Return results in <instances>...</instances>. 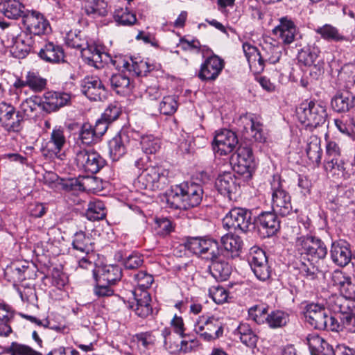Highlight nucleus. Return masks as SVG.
Masks as SVG:
<instances>
[{
  "instance_id": "12",
  "label": "nucleus",
  "mask_w": 355,
  "mask_h": 355,
  "mask_svg": "<svg viewBox=\"0 0 355 355\" xmlns=\"http://www.w3.org/2000/svg\"><path fill=\"white\" fill-rule=\"evenodd\" d=\"M19 110L5 101L0 103V125L8 132L18 133L24 128V119Z\"/></svg>"
},
{
  "instance_id": "63",
  "label": "nucleus",
  "mask_w": 355,
  "mask_h": 355,
  "mask_svg": "<svg viewBox=\"0 0 355 355\" xmlns=\"http://www.w3.org/2000/svg\"><path fill=\"white\" fill-rule=\"evenodd\" d=\"M209 295L218 304H222L227 302L229 292L221 286H211L209 289Z\"/></svg>"
},
{
  "instance_id": "29",
  "label": "nucleus",
  "mask_w": 355,
  "mask_h": 355,
  "mask_svg": "<svg viewBox=\"0 0 355 355\" xmlns=\"http://www.w3.org/2000/svg\"><path fill=\"white\" fill-rule=\"evenodd\" d=\"M306 343L311 355H336L333 346L315 333L307 336Z\"/></svg>"
},
{
  "instance_id": "26",
  "label": "nucleus",
  "mask_w": 355,
  "mask_h": 355,
  "mask_svg": "<svg viewBox=\"0 0 355 355\" xmlns=\"http://www.w3.org/2000/svg\"><path fill=\"white\" fill-rule=\"evenodd\" d=\"M221 245L218 243L220 250L218 257L234 258L239 255L242 248V240L240 236L232 234H226L220 239Z\"/></svg>"
},
{
  "instance_id": "13",
  "label": "nucleus",
  "mask_w": 355,
  "mask_h": 355,
  "mask_svg": "<svg viewBox=\"0 0 355 355\" xmlns=\"http://www.w3.org/2000/svg\"><path fill=\"white\" fill-rule=\"evenodd\" d=\"M297 46H302L298 51L297 60L304 66L311 67L310 74H315L314 78L321 75L323 71L324 62L318 60L320 51L315 44L306 42L303 45L301 42L296 44Z\"/></svg>"
},
{
  "instance_id": "60",
  "label": "nucleus",
  "mask_w": 355,
  "mask_h": 355,
  "mask_svg": "<svg viewBox=\"0 0 355 355\" xmlns=\"http://www.w3.org/2000/svg\"><path fill=\"white\" fill-rule=\"evenodd\" d=\"M268 306L257 304L248 309V316L257 324H262L266 323V320L265 319H266V316L268 314Z\"/></svg>"
},
{
  "instance_id": "37",
  "label": "nucleus",
  "mask_w": 355,
  "mask_h": 355,
  "mask_svg": "<svg viewBox=\"0 0 355 355\" xmlns=\"http://www.w3.org/2000/svg\"><path fill=\"white\" fill-rule=\"evenodd\" d=\"M241 342L245 346L254 349L257 347L259 337L248 323H240L234 331Z\"/></svg>"
},
{
  "instance_id": "62",
  "label": "nucleus",
  "mask_w": 355,
  "mask_h": 355,
  "mask_svg": "<svg viewBox=\"0 0 355 355\" xmlns=\"http://www.w3.org/2000/svg\"><path fill=\"white\" fill-rule=\"evenodd\" d=\"M122 114V108L117 103H110L101 114V118L110 123L116 121Z\"/></svg>"
},
{
  "instance_id": "10",
  "label": "nucleus",
  "mask_w": 355,
  "mask_h": 355,
  "mask_svg": "<svg viewBox=\"0 0 355 355\" xmlns=\"http://www.w3.org/2000/svg\"><path fill=\"white\" fill-rule=\"evenodd\" d=\"M338 313L335 315L327 314L326 330L339 332L344 329L353 333L350 327L355 322V313L350 309L348 302L344 304H336Z\"/></svg>"
},
{
  "instance_id": "43",
  "label": "nucleus",
  "mask_w": 355,
  "mask_h": 355,
  "mask_svg": "<svg viewBox=\"0 0 355 355\" xmlns=\"http://www.w3.org/2000/svg\"><path fill=\"white\" fill-rule=\"evenodd\" d=\"M305 150L309 160L318 166L320 164L322 154L320 148V139L315 135L311 136L308 139Z\"/></svg>"
},
{
  "instance_id": "5",
  "label": "nucleus",
  "mask_w": 355,
  "mask_h": 355,
  "mask_svg": "<svg viewBox=\"0 0 355 355\" xmlns=\"http://www.w3.org/2000/svg\"><path fill=\"white\" fill-rule=\"evenodd\" d=\"M283 180L278 173L274 174L270 181L272 209L281 216H287L293 212L291 196L284 187Z\"/></svg>"
},
{
  "instance_id": "51",
  "label": "nucleus",
  "mask_w": 355,
  "mask_h": 355,
  "mask_svg": "<svg viewBox=\"0 0 355 355\" xmlns=\"http://www.w3.org/2000/svg\"><path fill=\"white\" fill-rule=\"evenodd\" d=\"M26 83L33 92H41L46 88L47 80L42 78L38 72L30 71L26 73Z\"/></svg>"
},
{
  "instance_id": "11",
  "label": "nucleus",
  "mask_w": 355,
  "mask_h": 355,
  "mask_svg": "<svg viewBox=\"0 0 355 355\" xmlns=\"http://www.w3.org/2000/svg\"><path fill=\"white\" fill-rule=\"evenodd\" d=\"M184 248L191 253L205 259L218 258L220 250L218 242L202 237H187L184 243Z\"/></svg>"
},
{
  "instance_id": "54",
  "label": "nucleus",
  "mask_w": 355,
  "mask_h": 355,
  "mask_svg": "<svg viewBox=\"0 0 355 355\" xmlns=\"http://www.w3.org/2000/svg\"><path fill=\"white\" fill-rule=\"evenodd\" d=\"M3 352L10 355H42L41 352L33 349L31 347L16 342L10 346L5 347Z\"/></svg>"
},
{
  "instance_id": "27",
  "label": "nucleus",
  "mask_w": 355,
  "mask_h": 355,
  "mask_svg": "<svg viewBox=\"0 0 355 355\" xmlns=\"http://www.w3.org/2000/svg\"><path fill=\"white\" fill-rule=\"evenodd\" d=\"M330 255L332 261L340 266H347L352 259L350 245L344 240L334 241L331 244Z\"/></svg>"
},
{
  "instance_id": "4",
  "label": "nucleus",
  "mask_w": 355,
  "mask_h": 355,
  "mask_svg": "<svg viewBox=\"0 0 355 355\" xmlns=\"http://www.w3.org/2000/svg\"><path fill=\"white\" fill-rule=\"evenodd\" d=\"M232 164L234 171L244 182H248L252 178L257 164L252 148L247 144H241L232 155Z\"/></svg>"
},
{
  "instance_id": "38",
  "label": "nucleus",
  "mask_w": 355,
  "mask_h": 355,
  "mask_svg": "<svg viewBox=\"0 0 355 355\" xmlns=\"http://www.w3.org/2000/svg\"><path fill=\"white\" fill-rule=\"evenodd\" d=\"M209 260L211 264L209 269L212 277L218 282L227 280L232 273V266L220 257Z\"/></svg>"
},
{
  "instance_id": "49",
  "label": "nucleus",
  "mask_w": 355,
  "mask_h": 355,
  "mask_svg": "<svg viewBox=\"0 0 355 355\" xmlns=\"http://www.w3.org/2000/svg\"><path fill=\"white\" fill-rule=\"evenodd\" d=\"M263 53L262 54L263 64L268 62L270 64L278 62L282 56V47L278 44L266 42L262 46Z\"/></svg>"
},
{
  "instance_id": "47",
  "label": "nucleus",
  "mask_w": 355,
  "mask_h": 355,
  "mask_svg": "<svg viewBox=\"0 0 355 355\" xmlns=\"http://www.w3.org/2000/svg\"><path fill=\"white\" fill-rule=\"evenodd\" d=\"M116 257L119 261H122L125 268L128 270L137 269L144 263L143 255L135 251L125 257H123L122 253L119 252L116 254Z\"/></svg>"
},
{
  "instance_id": "14",
  "label": "nucleus",
  "mask_w": 355,
  "mask_h": 355,
  "mask_svg": "<svg viewBox=\"0 0 355 355\" xmlns=\"http://www.w3.org/2000/svg\"><path fill=\"white\" fill-rule=\"evenodd\" d=\"M194 331L205 341L210 342L221 337L223 327L218 319L202 316L196 322Z\"/></svg>"
},
{
  "instance_id": "41",
  "label": "nucleus",
  "mask_w": 355,
  "mask_h": 355,
  "mask_svg": "<svg viewBox=\"0 0 355 355\" xmlns=\"http://www.w3.org/2000/svg\"><path fill=\"white\" fill-rule=\"evenodd\" d=\"M243 50L250 67L252 68V66L256 67L258 64L256 72H261L263 70V58L259 49L256 46L245 42L243 44Z\"/></svg>"
},
{
  "instance_id": "17",
  "label": "nucleus",
  "mask_w": 355,
  "mask_h": 355,
  "mask_svg": "<svg viewBox=\"0 0 355 355\" xmlns=\"http://www.w3.org/2000/svg\"><path fill=\"white\" fill-rule=\"evenodd\" d=\"M210 51L211 55L205 58L197 74L201 81L212 82L216 80L225 67L224 60L215 55L211 50Z\"/></svg>"
},
{
  "instance_id": "45",
  "label": "nucleus",
  "mask_w": 355,
  "mask_h": 355,
  "mask_svg": "<svg viewBox=\"0 0 355 355\" xmlns=\"http://www.w3.org/2000/svg\"><path fill=\"white\" fill-rule=\"evenodd\" d=\"M176 224L174 220L168 217H155V234L162 238L169 236L175 230Z\"/></svg>"
},
{
  "instance_id": "48",
  "label": "nucleus",
  "mask_w": 355,
  "mask_h": 355,
  "mask_svg": "<svg viewBox=\"0 0 355 355\" xmlns=\"http://www.w3.org/2000/svg\"><path fill=\"white\" fill-rule=\"evenodd\" d=\"M106 209L101 200L89 202L85 211V216L89 220L95 221L103 220L106 216Z\"/></svg>"
},
{
  "instance_id": "19",
  "label": "nucleus",
  "mask_w": 355,
  "mask_h": 355,
  "mask_svg": "<svg viewBox=\"0 0 355 355\" xmlns=\"http://www.w3.org/2000/svg\"><path fill=\"white\" fill-rule=\"evenodd\" d=\"M12 53L18 59L25 58L31 53L37 52L35 37L23 31L12 38Z\"/></svg>"
},
{
  "instance_id": "64",
  "label": "nucleus",
  "mask_w": 355,
  "mask_h": 355,
  "mask_svg": "<svg viewBox=\"0 0 355 355\" xmlns=\"http://www.w3.org/2000/svg\"><path fill=\"white\" fill-rule=\"evenodd\" d=\"M250 131L251 135L256 141L262 143L266 140V135L263 129V124L257 118L252 117L250 119Z\"/></svg>"
},
{
  "instance_id": "24",
  "label": "nucleus",
  "mask_w": 355,
  "mask_h": 355,
  "mask_svg": "<svg viewBox=\"0 0 355 355\" xmlns=\"http://www.w3.org/2000/svg\"><path fill=\"white\" fill-rule=\"evenodd\" d=\"M38 57L44 62L57 64L65 62V54L62 46L48 42L37 52Z\"/></svg>"
},
{
  "instance_id": "57",
  "label": "nucleus",
  "mask_w": 355,
  "mask_h": 355,
  "mask_svg": "<svg viewBox=\"0 0 355 355\" xmlns=\"http://www.w3.org/2000/svg\"><path fill=\"white\" fill-rule=\"evenodd\" d=\"M78 139L81 141L82 144L89 146L92 144H96L98 141L96 138L93 125L89 123H84L78 132Z\"/></svg>"
},
{
  "instance_id": "39",
  "label": "nucleus",
  "mask_w": 355,
  "mask_h": 355,
  "mask_svg": "<svg viewBox=\"0 0 355 355\" xmlns=\"http://www.w3.org/2000/svg\"><path fill=\"white\" fill-rule=\"evenodd\" d=\"M343 280L339 282L340 291L343 297L338 301L337 304H344L348 302L350 309L354 312L355 309V284L352 282L350 277H343Z\"/></svg>"
},
{
  "instance_id": "58",
  "label": "nucleus",
  "mask_w": 355,
  "mask_h": 355,
  "mask_svg": "<svg viewBox=\"0 0 355 355\" xmlns=\"http://www.w3.org/2000/svg\"><path fill=\"white\" fill-rule=\"evenodd\" d=\"M316 33L326 40L338 42L345 40V37L339 33L338 29L330 24H325L322 27H318L316 29Z\"/></svg>"
},
{
  "instance_id": "21",
  "label": "nucleus",
  "mask_w": 355,
  "mask_h": 355,
  "mask_svg": "<svg viewBox=\"0 0 355 355\" xmlns=\"http://www.w3.org/2000/svg\"><path fill=\"white\" fill-rule=\"evenodd\" d=\"M238 143L239 139L234 132L223 129L215 135L212 148L218 155H226L234 150Z\"/></svg>"
},
{
  "instance_id": "31",
  "label": "nucleus",
  "mask_w": 355,
  "mask_h": 355,
  "mask_svg": "<svg viewBox=\"0 0 355 355\" xmlns=\"http://www.w3.org/2000/svg\"><path fill=\"white\" fill-rule=\"evenodd\" d=\"M237 177L231 173H225L218 176L215 182V187L223 196L231 199V194L235 193L239 183L236 182Z\"/></svg>"
},
{
  "instance_id": "59",
  "label": "nucleus",
  "mask_w": 355,
  "mask_h": 355,
  "mask_svg": "<svg viewBox=\"0 0 355 355\" xmlns=\"http://www.w3.org/2000/svg\"><path fill=\"white\" fill-rule=\"evenodd\" d=\"M65 42L69 47L79 50L86 46L88 43L80 31L76 33L71 31L67 34Z\"/></svg>"
},
{
  "instance_id": "52",
  "label": "nucleus",
  "mask_w": 355,
  "mask_h": 355,
  "mask_svg": "<svg viewBox=\"0 0 355 355\" xmlns=\"http://www.w3.org/2000/svg\"><path fill=\"white\" fill-rule=\"evenodd\" d=\"M140 144L143 153L148 155H155L161 148L159 139L152 135L142 137Z\"/></svg>"
},
{
  "instance_id": "7",
  "label": "nucleus",
  "mask_w": 355,
  "mask_h": 355,
  "mask_svg": "<svg viewBox=\"0 0 355 355\" xmlns=\"http://www.w3.org/2000/svg\"><path fill=\"white\" fill-rule=\"evenodd\" d=\"M277 214L274 210L261 211L253 216L252 227L261 238H270L279 232L281 221Z\"/></svg>"
},
{
  "instance_id": "25",
  "label": "nucleus",
  "mask_w": 355,
  "mask_h": 355,
  "mask_svg": "<svg viewBox=\"0 0 355 355\" xmlns=\"http://www.w3.org/2000/svg\"><path fill=\"white\" fill-rule=\"evenodd\" d=\"M272 33L279 35L284 44L288 45L297 40L298 28L291 18L286 16L279 19V24L274 28Z\"/></svg>"
},
{
  "instance_id": "55",
  "label": "nucleus",
  "mask_w": 355,
  "mask_h": 355,
  "mask_svg": "<svg viewBox=\"0 0 355 355\" xmlns=\"http://www.w3.org/2000/svg\"><path fill=\"white\" fill-rule=\"evenodd\" d=\"M66 141L64 128L61 126H55L51 132L49 141V143L53 145V151L55 154L60 153Z\"/></svg>"
},
{
  "instance_id": "18",
  "label": "nucleus",
  "mask_w": 355,
  "mask_h": 355,
  "mask_svg": "<svg viewBox=\"0 0 355 355\" xmlns=\"http://www.w3.org/2000/svg\"><path fill=\"white\" fill-rule=\"evenodd\" d=\"M329 311L319 303H307L303 308L306 321L314 329L324 330L327 327V317Z\"/></svg>"
},
{
  "instance_id": "56",
  "label": "nucleus",
  "mask_w": 355,
  "mask_h": 355,
  "mask_svg": "<svg viewBox=\"0 0 355 355\" xmlns=\"http://www.w3.org/2000/svg\"><path fill=\"white\" fill-rule=\"evenodd\" d=\"M94 284L93 287V293L98 298L111 297L114 295V285L106 284V282L93 278Z\"/></svg>"
},
{
  "instance_id": "16",
  "label": "nucleus",
  "mask_w": 355,
  "mask_h": 355,
  "mask_svg": "<svg viewBox=\"0 0 355 355\" xmlns=\"http://www.w3.org/2000/svg\"><path fill=\"white\" fill-rule=\"evenodd\" d=\"M248 262L253 273L259 280L265 282L271 277L272 268L268 264V257L264 250L261 248H252Z\"/></svg>"
},
{
  "instance_id": "1",
  "label": "nucleus",
  "mask_w": 355,
  "mask_h": 355,
  "mask_svg": "<svg viewBox=\"0 0 355 355\" xmlns=\"http://www.w3.org/2000/svg\"><path fill=\"white\" fill-rule=\"evenodd\" d=\"M151 163L150 157L144 153L135 161L136 168L144 170L135 181V187L140 190L162 191L169 184L168 171Z\"/></svg>"
},
{
  "instance_id": "36",
  "label": "nucleus",
  "mask_w": 355,
  "mask_h": 355,
  "mask_svg": "<svg viewBox=\"0 0 355 355\" xmlns=\"http://www.w3.org/2000/svg\"><path fill=\"white\" fill-rule=\"evenodd\" d=\"M339 157H340L329 156L326 154L324 159L325 167L330 169L337 167L339 171H342L343 175L345 178H349L351 175L355 173V169L354 168L355 157L352 162L341 160L340 162H338Z\"/></svg>"
},
{
  "instance_id": "15",
  "label": "nucleus",
  "mask_w": 355,
  "mask_h": 355,
  "mask_svg": "<svg viewBox=\"0 0 355 355\" xmlns=\"http://www.w3.org/2000/svg\"><path fill=\"white\" fill-rule=\"evenodd\" d=\"M22 23L25 27L24 31L34 37L44 35L51 31L49 21L37 10H28Z\"/></svg>"
},
{
  "instance_id": "61",
  "label": "nucleus",
  "mask_w": 355,
  "mask_h": 355,
  "mask_svg": "<svg viewBox=\"0 0 355 355\" xmlns=\"http://www.w3.org/2000/svg\"><path fill=\"white\" fill-rule=\"evenodd\" d=\"M336 125L341 132L354 139L355 121L352 116H343L342 120L336 121Z\"/></svg>"
},
{
  "instance_id": "33",
  "label": "nucleus",
  "mask_w": 355,
  "mask_h": 355,
  "mask_svg": "<svg viewBox=\"0 0 355 355\" xmlns=\"http://www.w3.org/2000/svg\"><path fill=\"white\" fill-rule=\"evenodd\" d=\"M94 244L92 238L83 230L76 232L73 236L72 250L80 253L81 255H88L93 252Z\"/></svg>"
},
{
  "instance_id": "50",
  "label": "nucleus",
  "mask_w": 355,
  "mask_h": 355,
  "mask_svg": "<svg viewBox=\"0 0 355 355\" xmlns=\"http://www.w3.org/2000/svg\"><path fill=\"white\" fill-rule=\"evenodd\" d=\"M114 21L121 26H132L137 21L136 15L128 8H119L114 12Z\"/></svg>"
},
{
  "instance_id": "35",
  "label": "nucleus",
  "mask_w": 355,
  "mask_h": 355,
  "mask_svg": "<svg viewBox=\"0 0 355 355\" xmlns=\"http://www.w3.org/2000/svg\"><path fill=\"white\" fill-rule=\"evenodd\" d=\"M131 64L128 71L137 76H146L148 73L158 71L159 64L150 63L148 60L141 59L139 56L130 57Z\"/></svg>"
},
{
  "instance_id": "6",
  "label": "nucleus",
  "mask_w": 355,
  "mask_h": 355,
  "mask_svg": "<svg viewBox=\"0 0 355 355\" xmlns=\"http://www.w3.org/2000/svg\"><path fill=\"white\" fill-rule=\"evenodd\" d=\"M296 246L301 254L306 255L312 261L324 259L328 252L324 242L313 234H302L297 237Z\"/></svg>"
},
{
  "instance_id": "9",
  "label": "nucleus",
  "mask_w": 355,
  "mask_h": 355,
  "mask_svg": "<svg viewBox=\"0 0 355 355\" xmlns=\"http://www.w3.org/2000/svg\"><path fill=\"white\" fill-rule=\"evenodd\" d=\"M252 210L240 207L232 208L223 219V225L227 230L246 233L252 227Z\"/></svg>"
},
{
  "instance_id": "28",
  "label": "nucleus",
  "mask_w": 355,
  "mask_h": 355,
  "mask_svg": "<svg viewBox=\"0 0 355 355\" xmlns=\"http://www.w3.org/2000/svg\"><path fill=\"white\" fill-rule=\"evenodd\" d=\"M92 277L115 285L122 277V269L118 265H105L92 269Z\"/></svg>"
},
{
  "instance_id": "40",
  "label": "nucleus",
  "mask_w": 355,
  "mask_h": 355,
  "mask_svg": "<svg viewBox=\"0 0 355 355\" xmlns=\"http://www.w3.org/2000/svg\"><path fill=\"white\" fill-rule=\"evenodd\" d=\"M37 108L42 110V98L39 96H32L22 101L19 110L26 121L37 116Z\"/></svg>"
},
{
  "instance_id": "46",
  "label": "nucleus",
  "mask_w": 355,
  "mask_h": 355,
  "mask_svg": "<svg viewBox=\"0 0 355 355\" xmlns=\"http://www.w3.org/2000/svg\"><path fill=\"white\" fill-rule=\"evenodd\" d=\"M265 320L270 329L282 328L289 322V314L282 310L272 311L267 315Z\"/></svg>"
},
{
  "instance_id": "53",
  "label": "nucleus",
  "mask_w": 355,
  "mask_h": 355,
  "mask_svg": "<svg viewBox=\"0 0 355 355\" xmlns=\"http://www.w3.org/2000/svg\"><path fill=\"white\" fill-rule=\"evenodd\" d=\"M178 98L176 95H168L164 96L159 103V112L166 116L173 115L178 107Z\"/></svg>"
},
{
  "instance_id": "34",
  "label": "nucleus",
  "mask_w": 355,
  "mask_h": 355,
  "mask_svg": "<svg viewBox=\"0 0 355 355\" xmlns=\"http://www.w3.org/2000/svg\"><path fill=\"white\" fill-rule=\"evenodd\" d=\"M129 146L128 142L120 130L108 142L109 154L112 161H118L126 153Z\"/></svg>"
},
{
  "instance_id": "30",
  "label": "nucleus",
  "mask_w": 355,
  "mask_h": 355,
  "mask_svg": "<svg viewBox=\"0 0 355 355\" xmlns=\"http://www.w3.org/2000/svg\"><path fill=\"white\" fill-rule=\"evenodd\" d=\"M27 11L19 0H0V12L8 19H23Z\"/></svg>"
},
{
  "instance_id": "20",
  "label": "nucleus",
  "mask_w": 355,
  "mask_h": 355,
  "mask_svg": "<svg viewBox=\"0 0 355 355\" xmlns=\"http://www.w3.org/2000/svg\"><path fill=\"white\" fill-rule=\"evenodd\" d=\"M133 300L128 301L127 306L134 311L135 314L143 319L153 314L150 304L151 297L147 291L135 290L132 293Z\"/></svg>"
},
{
  "instance_id": "8",
  "label": "nucleus",
  "mask_w": 355,
  "mask_h": 355,
  "mask_svg": "<svg viewBox=\"0 0 355 355\" xmlns=\"http://www.w3.org/2000/svg\"><path fill=\"white\" fill-rule=\"evenodd\" d=\"M74 153L77 166L88 173L99 172L107 164L100 153L94 149L75 147Z\"/></svg>"
},
{
  "instance_id": "3",
  "label": "nucleus",
  "mask_w": 355,
  "mask_h": 355,
  "mask_svg": "<svg viewBox=\"0 0 355 355\" xmlns=\"http://www.w3.org/2000/svg\"><path fill=\"white\" fill-rule=\"evenodd\" d=\"M296 113L300 123L311 130L323 125L328 118L326 107L315 100L302 102L297 107Z\"/></svg>"
},
{
  "instance_id": "44",
  "label": "nucleus",
  "mask_w": 355,
  "mask_h": 355,
  "mask_svg": "<svg viewBox=\"0 0 355 355\" xmlns=\"http://www.w3.org/2000/svg\"><path fill=\"white\" fill-rule=\"evenodd\" d=\"M109 12L107 2L105 0L87 1L85 6V12L93 18L105 17Z\"/></svg>"
},
{
  "instance_id": "23",
  "label": "nucleus",
  "mask_w": 355,
  "mask_h": 355,
  "mask_svg": "<svg viewBox=\"0 0 355 355\" xmlns=\"http://www.w3.org/2000/svg\"><path fill=\"white\" fill-rule=\"evenodd\" d=\"M42 98V111L48 114L57 112L71 103V95L62 92L48 91Z\"/></svg>"
},
{
  "instance_id": "2",
  "label": "nucleus",
  "mask_w": 355,
  "mask_h": 355,
  "mask_svg": "<svg viewBox=\"0 0 355 355\" xmlns=\"http://www.w3.org/2000/svg\"><path fill=\"white\" fill-rule=\"evenodd\" d=\"M203 196L204 189L201 184L186 181L171 187L166 198L171 208L187 210L199 206Z\"/></svg>"
},
{
  "instance_id": "42",
  "label": "nucleus",
  "mask_w": 355,
  "mask_h": 355,
  "mask_svg": "<svg viewBox=\"0 0 355 355\" xmlns=\"http://www.w3.org/2000/svg\"><path fill=\"white\" fill-rule=\"evenodd\" d=\"M110 82L112 89L118 94L124 95L131 91L130 79L124 73L113 74L110 78Z\"/></svg>"
},
{
  "instance_id": "32",
  "label": "nucleus",
  "mask_w": 355,
  "mask_h": 355,
  "mask_svg": "<svg viewBox=\"0 0 355 355\" xmlns=\"http://www.w3.org/2000/svg\"><path fill=\"white\" fill-rule=\"evenodd\" d=\"M355 95L347 89L339 91L331 98V105L336 112H348L354 106Z\"/></svg>"
},
{
  "instance_id": "22",
  "label": "nucleus",
  "mask_w": 355,
  "mask_h": 355,
  "mask_svg": "<svg viewBox=\"0 0 355 355\" xmlns=\"http://www.w3.org/2000/svg\"><path fill=\"white\" fill-rule=\"evenodd\" d=\"M80 87L82 93L92 101H102L106 97L105 87L98 76H85Z\"/></svg>"
}]
</instances>
